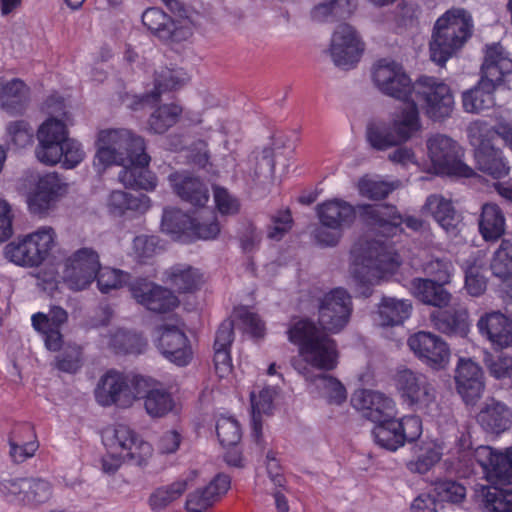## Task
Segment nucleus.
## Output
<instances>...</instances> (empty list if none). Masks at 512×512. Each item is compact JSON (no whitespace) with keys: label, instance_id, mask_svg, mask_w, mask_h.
<instances>
[{"label":"nucleus","instance_id":"nucleus-28","mask_svg":"<svg viewBox=\"0 0 512 512\" xmlns=\"http://www.w3.org/2000/svg\"><path fill=\"white\" fill-rule=\"evenodd\" d=\"M137 399H144V407L152 418H161L167 415L174 407L170 393L164 389L155 388V381L150 377L137 376L134 380Z\"/></svg>","mask_w":512,"mask_h":512},{"label":"nucleus","instance_id":"nucleus-53","mask_svg":"<svg viewBox=\"0 0 512 512\" xmlns=\"http://www.w3.org/2000/svg\"><path fill=\"white\" fill-rule=\"evenodd\" d=\"M416 458L407 462L406 467L412 473L428 472L440 459L442 452L434 444H426L418 448Z\"/></svg>","mask_w":512,"mask_h":512},{"label":"nucleus","instance_id":"nucleus-30","mask_svg":"<svg viewBox=\"0 0 512 512\" xmlns=\"http://www.w3.org/2000/svg\"><path fill=\"white\" fill-rule=\"evenodd\" d=\"M512 72V59L499 43L487 46L484 62L481 66L480 81L491 84L493 89L499 86L506 75Z\"/></svg>","mask_w":512,"mask_h":512},{"label":"nucleus","instance_id":"nucleus-21","mask_svg":"<svg viewBox=\"0 0 512 512\" xmlns=\"http://www.w3.org/2000/svg\"><path fill=\"white\" fill-rule=\"evenodd\" d=\"M363 214L371 225L379 228L386 236H394L402 232L401 225L404 223L407 228L419 231L423 227V221L419 218L408 216L403 218L394 206L388 205H365Z\"/></svg>","mask_w":512,"mask_h":512},{"label":"nucleus","instance_id":"nucleus-17","mask_svg":"<svg viewBox=\"0 0 512 512\" xmlns=\"http://www.w3.org/2000/svg\"><path fill=\"white\" fill-rule=\"evenodd\" d=\"M141 18L143 25L165 43H180L192 35L191 19H173L160 8H147Z\"/></svg>","mask_w":512,"mask_h":512},{"label":"nucleus","instance_id":"nucleus-61","mask_svg":"<svg viewBox=\"0 0 512 512\" xmlns=\"http://www.w3.org/2000/svg\"><path fill=\"white\" fill-rule=\"evenodd\" d=\"M496 469L490 473L491 484L509 485L512 484V447L499 452L496 460Z\"/></svg>","mask_w":512,"mask_h":512},{"label":"nucleus","instance_id":"nucleus-31","mask_svg":"<svg viewBox=\"0 0 512 512\" xmlns=\"http://www.w3.org/2000/svg\"><path fill=\"white\" fill-rule=\"evenodd\" d=\"M173 191L183 201L193 206H204L209 200L207 185L196 176L186 171H177L168 176Z\"/></svg>","mask_w":512,"mask_h":512},{"label":"nucleus","instance_id":"nucleus-25","mask_svg":"<svg viewBox=\"0 0 512 512\" xmlns=\"http://www.w3.org/2000/svg\"><path fill=\"white\" fill-rule=\"evenodd\" d=\"M456 390L467 405H475L485 389L482 368L470 358H460L454 375Z\"/></svg>","mask_w":512,"mask_h":512},{"label":"nucleus","instance_id":"nucleus-35","mask_svg":"<svg viewBox=\"0 0 512 512\" xmlns=\"http://www.w3.org/2000/svg\"><path fill=\"white\" fill-rule=\"evenodd\" d=\"M432 326L449 336L465 337L469 332L468 311L465 308L436 310L430 314Z\"/></svg>","mask_w":512,"mask_h":512},{"label":"nucleus","instance_id":"nucleus-47","mask_svg":"<svg viewBox=\"0 0 512 512\" xmlns=\"http://www.w3.org/2000/svg\"><path fill=\"white\" fill-rule=\"evenodd\" d=\"M187 79V74L182 69L163 67L155 72L151 97L154 101H158L162 93L182 87Z\"/></svg>","mask_w":512,"mask_h":512},{"label":"nucleus","instance_id":"nucleus-42","mask_svg":"<svg viewBox=\"0 0 512 512\" xmlns=\"http://www.w3.org/2000/svg\"><path fill=\"white\" fill-rule=\"evenodd\" d=\"M391 130L399 145L410 140L421 129L419 111L415 104H409L393 119Z\"/></svg>","mask_w":512,"mask_h":512},{"label":"nucleus","instance_id":"nucleus-26","mask_svg":"<svg viewBox=\"0 0 512 512\" xmlns=\"http://www.w3.org/2000/svg\"><path fill=\"white\" fill-rule=\"evenodd\" d=\"M150 156L145 153V142L142 150L135 151L119 172V181L131 189L153 190L156 187V177L148 169Z\"/></svg>","mask_w":512,"mask_h":512},{"label":"nucleus","instance_id":"nucleus-57","mask_svg":"<svg viewBox=\"0 0 512 512\" xmlns=\"http://www.w3.org/2000/svg\"><path fill=\"white\" fill-rule=\"evenodd\" d=\"M366 139L370 146L378 151L400 146L390 126L370 124L366 130Z\"/></svg>","mask_w":512,"mask_h":512},{"label":"nucleus","instance_id":"nucleus-62","mask_svg":"<svg viewBox=\"0 0 512 512\" xmlns=\"http://www.w3.org/2000/svg\"><path fill=\"white\" fill-rule=\"evenodd\" d=\"M425 272L433 277V281L448 284L454 272V265L446 257L433 258L425 265Z\"/></svg>","mask_w":512,"mask_h":512},{"label":"nucleus","instance_id":"nucleus-46","mask_svg":"<svg viewBox=\"0 0 512 512\" xmlns=\"http://www.w3.org/2000/svg\"><path fill=\"white\" fill-rule=\"evenodd\" d=\"M399 428L400 424L396 418L385 419L375 423V427L372 430L375 443L390 451L397 450L403 446Z\"/></svg>","mask_w":512,"mask_h":512},{"label":"nucleus","instance_id":"nucleus-44","mask_svg":"<svg viewBox=\"0 0 512 512\" xmlns=\"http://www.w3.org/2000/svg\"><path fill=\"white\" fill-rule=\"evenodd\" d=\"M493 86L481 81L472 89L467 90L462 95L463 108L469 113H480L494 106Z\"/></svg>","mask_w":512,"mask_h":512},{"label":"nucleus","instance_id":"nucleus-37","mask_svg":"<svg viewBox=\"0 0 512 512\" xmlns=\"http://www.w3.org/2000/svg\"><path fill=\"white\" fill-rule=\"evenodd\" d=\"M0 102L11 115L21 114L28 103V87L20 79L0 78Z\"/></svg>","mask_w":512,"mask_h":512},{"label":"nucleus","instance_id":"nucleus-15","mask_svg":"<svg viewBox=\"0 0 512 512\" xmlns=\"http://www.w3.org/2000/svg\"><path fill=\"white\" fill-rule=\"evenodd\" d=\"M103 441L110 448H120L122 457L137 466H145L153 454L151 444L126 424H117L106 430Z\"/></svg>","mask_w":512,"mask_h":512},{"label":"nucleus","instance_id":"nucleus-13","mask_svg":"<svg viewBox=\"0 0 512 512\" xmlns=\"http://www.w3.org/2000/svg\"><path fill=\"white\" fill-rule=\"evenodd\" d=\"M373 81L383 94L410 102L414 83L401 64L388 59L379 60L373 69Z\"/></svg>","mask_w":512,"mask_h":512},{"label":"nucleus","instance_id":"nucleus-2","mask_svg":"<svg viewBox=\"0 0 512 512\" xmlns=\"http://www.w3.org/2000/svg\"><path fill=\"white\" fill-rule=\"evenodd\" d=\"M53 105L57 108L49 110V113H58L61 118L51 116L39 127L37 131L39 144L35 154L37 159L46 165L52 166L61 162L66 169H72L83 161L85 152L78 141L67 137L68 117L63 111V100L60 97L51 96L46 100V106L51 109Z\"/></svg>","mask_w":512,"mask_h":512},{"label":"nucleus","instance_id":"nucleus-38","mask_svg":"<svg viewBox=\"0 0 512 512\" xmlns=\"http://www.w3.org/2000/svg\"><path fill=\"white\" fill-rule=\"evenodd\" d=\"M475 492L484 512H512V489L478 485Z\"/></svg>","mask_w":512,"mask_h":512},{"label":"nucleus","instance_id":"nucleus-18","mask_svg":"<svg viewBox=\"0 0 512 512\" xmlns=\"http://www.w3.org/2000/svg\"><path fill=\"white\" fill-rule=\"evenodd\" d=\"M100 268L99 255L92 248H81L65 261L64 278L75 291L87 288Z\"/></svg>","mask_w":512,"mask_h":512},{"label":"nucleus","instance_id":"nucleus-50","mask_svg":"<svg viewBox=\"0 0 512 512\" xmlns=\"http://www.w3.org/2000/svg\"><path fill=\"white\" fill-rule=\"evenodd\" d=\"M149 199L141 194L139 197L132 196L124 191H113L108 199V208L115 215H122L126 210L144 211L148 208Z\"/></svg>","mask_w":512,"mask_h":512},{"label":"nucleus","instance_id":"nucleus-7","mask_svg":"<svg viewBox=\"0 0 512 512\" xmlns=\"http://www.w3.org/2000/svg\"><path fill=\"white\" fill-rule=\"evenodd\" d=\"M143 138L127 129H107L98 135V150L94 166L98 172L107 166L116 164L125 166L135 151L142 150Z\"/></svg>","mask_w":512,"mask_h":512},{"label":"nucleus","instance_id":"nucleus-3","mask_svg":"<svg viewBox=\"0 0 512 512\" xmlns=\"http://www.w3.org/2000/svg\"><path fill=\"white\" fill-rule=\"evenodd\" d=\"M352 273L358 283L359 293L367 298L372 286L386 274L394 273L400 266L399 256L377 240H359L351 249Z\"/></svg>","mask_w":512,"mask_h":512},{"label":"nucleus","instance_id":"nucleus-27","mask_svg":"<svg viewBox=\"0 0 512 512\" xmlns=\"http://www.w3.org/2000/svg\"><path fill=\"white\" fill-rule=\"evenodd\" d=\"M66 191V184L57 173H47L38 179L35 189L28 195L27 203L31 213H47Z\"/></svg>","mask_w":512,"mask_h":512},{"label":"nucleus","instance_id":"nucleus-32","mask_svg":"<svg viewBox=\"0 0 512 512\" xmlns=\"http://www.w3.org/2000/svg\"><path fill=\"white\" fill-rule=\"evenodd\" d=\"M447 232L456 235L462 222L461 214L455 209L452 201L441 194H431L422 207Z\"/></svg>","mask_w":512,"mask_h":512},{"label":"nucleus","instance_id":"nucleus-9","mask_svg":"<svg viewBox=\"0 0 512 512\" xmlns=\"http://www.w3.org/2000/svg\"><path fill=\"white\" fill-rule=\"evenodd\" d=\"M55 246V232L51 227L17 238L4 248L5 258L22 267H38L49 256Z\"/></svg>","mask_w":512,"mask_h":512},{"label":"nucleus","instance_id":"nucleus-12","mask_svg":"<svg viewBox=\"0 0 512 512\" xmlns=\"http://www.w3.org/2000/svg\"><path fill=\"white\" fill-rule=\"evenodd\" d=\"M499 452L494 451L489 446H478L471 450L467 439L461 437L456 444L453 456L448 458L450 469L461 475L468 476L474 469V463L481 468L484 478L491 484L490 473L496 469V460H498Z\"/></svg>","mask_w":512,"mask_h":512},{"label":"nucleus","instance_id":"nucleus-58","mask_svg":"<svg viewBox=\"0 0 512 512\" xmlns=\"http://www.w3.org/2000/svg\"><path fill=\"white\" fill-rule=\"evenodd\" d=\"M192 225V218L179 209H165L162 216V231L176 235L183 233Z\"/></svg>","mask_w":512,"mask_h":512},{"label":"nucleus","instance_id":"nucleus-64","mask_svg":"<svg viewBox=\"0 0 512 512\" xmlns=\"http://www.w3.org/2000/svg\"><path fill=\"white\" fill-rule=\"evenodd\" d=\"M435 490L443 501L451 503H460L466 497V487L454 480H442L437 482Z\"/></svg>","mask_w":512,"mask_h":512},{"label":"nucleus","instance_id":"nucleus-51","mask_svg":"<svg viewBox=\"0 0 512 512\" xmlns=\"http://www.w3.org/2000/svg\"><path fill=\"white\" fill-rule=\"evenodd\" d=\"M108 344L116 354H140L146 345L139 335L124 330L112 334Z\"/></svg>","mask_w":512,"mask_h":512},{"label":"nucleus","instance_id":"nucleus-41","mask_svg":"<svg viewBox=\"0 0 512 512\" xmlns=\"http://www.w3.org/2000/svg\"><path fill=\"white\" fill-rule=\"evenodd\" d=\"M412 313V303L406 299L383 297L378 304L381 326H397L404 323Z\"/></svg>","mask_w":512,"mask_h":512},{"label":"nucleus","instance_id":"nucleus-6","mask_svg":"<svg viewBox=\"0 0 512 512\" xmlns=\"http://www.w3.org/2000/svg\"><path fill=\"white\" fill-rule=\"evenodd\" d=\"M320 226L314 230V239L322 247L336 246L356 218L355 208L341 199H332L316 206Z\"/></svg>","mask_w":512,"mask_h":512},{"label":"nucleus","instance_id":"nucleus-49","mask_svg":"<svg viewBox=\"0 0 512 512\" xmlns=\"http://www.w3.org/2000/svg\"><path fill=\"white\" fill-rule=\"evenodd\" d=\"M273 404V392L269 388L262 389L258 395L251 393L252 406V435L257 444L262 438L261 415L270 413Z\"/></svg>","mask_w":512,"mask_h":512},{"label":"nucleus","instance_id":"nucleus-16","mask_svg":"<svg viewBox=\"0 0 512 512\" xmlns=\"http://www.w3.org/2000/svg\"><path fill=\"white\" fill-rule=\"evenodd\" d=\"M396 385L404 401L416 411L428 412L436 405V391L428 378L410 369L398 371Z\"/></svg>","mask_w":512,"mask_h":512},{"label":"nucleus","instance_id":"nucleus-60","mask_svg":"<svg viewBox=\"0 0 512 512\" xmlns=\"http://www.w3.org/2000/svg\"><path fill=\"white\" fill-rule=\"evenodd\" d=\"M52 497L51 484L43 479L29 478L24 504L39 505L46 503Z\"/></svg>","mask_w":512,"mask_h":512},{"label":"nucleus","instance_id":"nucleus-48","mask_svg":"<svg viewBox=\"0 0 512 512\" xmlns=\"http://www.w3.org/2000/svg\"><path fill=\"white\" fill-rule=\"evenodd\" d=\"M490 268L493 275L502 282L509 285L512 283V242L510 240L501 241L493 254Z\"/></svg>","mask_w":512,"mask_h":512},{"label":"nucleus","instance_id":"nucleus-8","mask_svg":"<svg viewBox=\"0 0 512 512\" xmlns=\"http://www.w3.org/2000/svg\"><path fill=\"white\" fill-rule=\"evenodd\" d=\"M411 104L420 107L433 121L449 117L454 108V97L450 87L439 79L421 76L414 82Z\"/></svg>","mask_w":512,"mask_h":512},{"label":"nucleus","instance_id":"nucleus-5","mask_svg":"<svg viewBox=\"0 0 512 512\" xmlns=\"http://www.w3.org/2000/svg\"><path fill=\"white\" fill-rule=\"evenodd\" d=\"M470 144L474 147L476 167L494 179H500L509 174L510 166L500 148L492 144L494 139L491 126L477 120L467 128Z\"/></svg>","mask_w":512,"mask_h":512},{"label":"nucleus","instance_id":"nucleus-36","mask_svg":"<svg viewBox=\"0 0 512 512\" xmlns=\"http://www.w3.org/2000/svg\"><path fill=\"white\" fill-rule=\"evenodd\" d=\"M165 283L179 293H192L199 289L203 279L199 270L188 264H175L163 273Z\"/></svg>","mask_w":512,"mask_h":512},{"label":"nucleus","instance_id":"nucleus-14","mask_svg":"<svg viewBox=\"0 0 512 512\" xmlns=\"http://www.w3.org/2000/svg\"><path fill=\"white\" fill-rule=\"evenodd\" d=\"M128 375L115 370H109L104 374L95 389L96 401L101 406L116 405L120 408L130 407L137 399V391L134 380Z\"/></svg>","mask_w":512,"mask_h":512},{"label":"nucleus","instance_id":"nucleus-52","mask_svg":"<svg viewBox=\"0 0 512 512\" xmlns=\"http://www.w3.org/2000/svg\"><path fill=\"white\" fill-rule=\"evenodd\" d=\"M182 112L181 107L175 104L162 105L158 107L149 118V128L156 134L166 132L178 121Z\"/></svg>","mask_w":512,"mask_h":512},{"label":"nucleus","instance_id":"nucleus-33","mask_svg":"<svg viewBox=\"0 0 512 512\" xmlns=\"http://www.w3.org/2000/svg\"><path fill=\"white\" fill-rule=\"evenodd\" d=\"M477 327L480 334L497 348H505L512 344V321L501 312L482 315Z\"/></svg>","mask_w":512,"mask_h":512},{"label":"nucleus","instance_id":"nucleus-10","mask_svg":"<svg viewBox=\"0 0 512 512\" xmlns=\"http://www.w3.org/2000/svg\"><path fill=\"white\" fill-rule=\"evenodd\" d=\"M428 155L437 173L472 177L474 170L460 159V148L450 137L436 134L427 140Z\"/></svg>","mask_w":512,"mask_h":512},{"label":"nucleus","instance_id":"nucleus-11","mask_svg":"<svg viewBox=\"0 0 512 512\" xmlns=\"http://www.w3.org/2000/svg\"><path fill=\"white\" fill-rule=\"evenodd\" d=\"M352 310L350 294L341 287L332 289L319 301L318 328L326 334L340 332L348 324Z\"/></svg>","mask_w":512,"mask_h":512},{"label":"nucleus","instance_id":"nucleus-24","mask_svg":"<svg viewBox=\"0 0 512 512\" xmlns=\"http://www.w3.org/2000/svg\"><path fill=\"white\" fill-rule=\"evenodd\" d=\"M351 404L364 418L374 423L396 417L395 402L379 391L358 390L352 395Z\"/></svg>","mask_w":512,"mask_h":512},{"label":"nucleus","instance_id":"nucleus-19","mask_svg":"<svg viewBox=\"0 0 512 512\" xmlns=\"http://www.w3.org/2000/svg\"><path fill=\"white\" fill-rule=\"evenodd\" d=\"M130 292L137 303L154 313H169L180 303L173 291L145 278H135L130 283Z\"/></svg>","mask_w":512,"mask_h":512},{"label":"nucleus","instance_id":"nucleus-45","mask_svg":"<svg viewBox=\"0 0 512 512\" xmlns=\"http://www.w3.org/2000/svg\"><path fill=\"white\" fill-rule=\"evenodd\" d=\"M188 479L177 480L169 485L156 488L148 498V505L152 511L159 512L179 499L187 490Z\"/></svg>","mask_w":512,"mask_h":512},{"label":"nucleus","instance_id":"nucleus-55","mask_svg":"<svg viewBox=\"0 0 512 512\" xmlns=\"http://www.w3.org/2000/svg\"><path fill=\"white\" fill-rule=\"evenodd\" d=\"M314 383L328 403L339 405L346 400V389L336 378L326 374H318Z\"/></svg>","mask_w":512,"mask_h":512},{"label":"nucleus","instance_id":"nucleus-23","mask_svg":"<svg viewBox=\"0 0 512 512\" xmlns=\"http://www.w3.org/2000/svg\"><path fill=\"white\" fill-rule=\"evenodd\" d=\"M407 343L413 353L433 369L444 368L449 361L447 343L431 332L419 331L410 336Z\"/></svg>","mask_w":512,"mask_h":512},{"label":"nucleus","instance_id":"nucleus-1","mask_svg":"<svg viewBox=\"0 0 512 512\" xmlns=\"http://www.w3.org/2000/svg\"><path fill=\"white\" fill-rule=\"evenodd\" d=\"M288 340L298 347L302 359L293 357L291 365L306 380L314 383L315 377L309 365L323 371L333 370L337 365L336 342L321 331L316 323L308 318H294L286 331Z\"/></svg>","mask_w":512,"mask_h":512},{"label":"nucleus","instance_id":"nucleus-39","mask_svg":"<svg viewBox=\"0 0 512 512\" xmlns=\"http://www.w3.org/2000/svg\"><path fill=\"white\" fill-rule=\"evenodd\" d=\"M444 285L432 279L415 278L411 282V291L422 303L443 308L451 301V294Z\"/></svg>","mask_w":512,"mask_h":512},{"label":"nucleus","instance_id":"nucleus-22","mask_svg":"<svg viewBox=\"0 0 512 512\" xmlns=\"http://www.w3.org/2000/svg\"><path fill=\"white\" fill-rule=\"evenodd\" d=\"M330 55L338 67L349 68L357 63L363 52L361 43L355 29L346 23L337 26L330 44Z\"/></svg>","mask_w":512,"mask_h":512},{"label":"nucleus","instance_id":"nucleus-20","mask_svg":"<svg viewBox=\"0 0 512 512\" xmlns=\"http://www.w3.org/2000/svg\"><path fill=\"white\" fill-rule=\"evenodd\" d=\"M155 343L170 362L185 366L192 358V349L185 333L177 326L163 324L155 329Z\"/></svg>","mask_w":512,"mask_h":512},{"label":"nucleus","instance_id":"nucleus-40","mask_svg":"<svg viewBox=\"0 0 512 512\" xmlns=\"http://www.w3.org/2000/svg\"><path fill=\"white\" fill-rule=\"evenodd\" d=\"M505 216L497 204L486 203L481 208L479 232L485 241H497L505 233Z\"/></svg>","mask_w":512,"mask_h":512},{"label":"nucleus","instance_id":"nucleus-59","mask_svg":"<svg viewBox=\"0 0 512 512\" xmlns=\"http://www.w3.org/2000/svg\"><path fill=\"white\" fill-rule=\"evenodd\" d=\"M216 433L223 447L236 446L241 439L239 423L229 417H221L216 424Z\"/></svg>","mask_w":512,"mask_h":512},{"label":"nucleus","instance_id":"nucleus-43","mask_svg":"<svg viewBox=\"0 0 512 512\" xmlns=\"http://www.w3.org/2000/svg\"><path fill=\"white\" fill-rule=\"evenodd\" d=\"M274 150L271 147L255 149L248 156L243 172L252 181L268 178L274 172Z\"/></svg>","mask_w":512,"mask_h":512},{"label":"nucleus","instance_id":"nucleus-4","mask_svg":"<svg viewBox=\"0 0 512 512\" xmlns=\"http://www.w3.org/2000/svg\"><path fill=\"white\" fill-rule=\"evenodd\" d=\"M471 15L462 8H452L436 21L430 42V58L443 66L472 35Z\"/></svg>","mask_w":512,"mask_h":512},{"label":"nucleus","instance_id":"nucleus-54","mask_svg":"<svg viewBox=\"0 0 512 512\" xmlns=\"http://www.w3.org/2000/svg\"><path fill=\"white\" fill-rule=\"evenodd\" d=\"M95 279L102 293H109L111 290L121 288L124 285H128L130 288V283L134 280L130 274L109 267H100Z\"/></svg>","mask_w":512,"mask_h":512},{"label":"nucleus","instance_id":"nucleus-29","mask_svg":"<svg viewBox=\"0 0 512 512\" xmlns=\"http://www.w3.org/2000/svg\"><path fill=\"white\" fill-rule=\"evenodd\" d=\"M231 480L226 474H217L210 483L189 493L185 507L188 512H207L230 488Z\"/></svg>","mask_w":512,"mask_h":512},{"label":"nucleus","instance_id":"nucleus-34","mask_svg":"<svg viewBox=\"0 0 512 512\" xmlns=\"http://www.w3.org/2000/svg\"><path fill=\"white\" fill-rule=\"evenodd\" d=\"M477 422L486 431L500 434L512 425V410L503 402L490 399L477 414Z\"/></svg>","mask_w":512,"mask_h":512},{"label":"nucleus","instance_id":"nucleus-63","mask_svg":"<svg viewBox=\"0 0 512 512\" xmlns=\"http://www.w3.org/2000/svg\"><path fill=\"white\" fill-rule=\"evenodd\" d=\"M82 365V351L77 345L67 346L57 357L56 367L63 372L75 373Z\"/></svg>","mask_w":512,"mask_h":512},{"label":"nucleus","instance_id":"nucleus-56","mask_svg":"<svg viewBox=\"0 0 512 512\" xmlns=\"http://www.w3.org/2000/svg\"><path fill=\"white\" fill-rule=\"evenodd\" d=\"M33 135V128L25 120L11 121L6 126V142L15 149L31 145Z\"/></svg>","mask_w":512,"mask_h":512}]
</instances>
